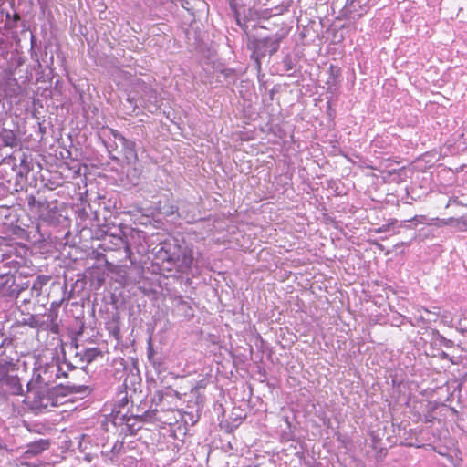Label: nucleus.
I'll return each instance as SVG.
<instances>
[{
    "label": "nucleus",
    "mask_w": 467,
    "mask_h": 467,
    "mask_svg": "<svg viewBox=\"0 0 467 467\" xmlns=\"http://www.w3.org/2000/svg\"><path fill=\"white\" fill-rule=\"evenodd\" d=\"M88 391V386L71 383L60 384L54 388L39 386L30 389L26 399L31 410L35 414H43L64 404L68 394H84Z\"/></svg>",
    "instance_id": "nucleus-1"
},
{
    "label": "nucleus",
    "mask_w": 467,
    "mask_h": 467,
    "mask_svg": "<svg viewBox=\"0 0 467 467\" xmlns=\"http://www.w3.org/2000/svg\"><path fill=\"white\" fill-rule=\"evenodd\" d=\"M157 257L161 261L172 264L182 274L189 273L193 263V251L189 247H181L176 240L160 244Z\"/></svg>",
    "instance_id": "nucleus-2"
},
{
    "label": "nucleus",
    "mask_w": 467,
    "mask_h": 467,
    "mask_svg": "<svg viewBox=\"0 0 467 467\" xmlns=\"http://www.w3.org/2000/svg\"><path fill=\"white\" fill-rule=\"evenodd\" d=\"M281 40V36L275 35L262 39H255L251 42L252 58L255 60L258 68L261 67L260 59L266 55L275 53L280 47Z\"/></svg>",
    "instance_id": "nucleus-3"
},
{
    "label": "nucleus",
    "mask_w": 467,
    "mask_h": 467,
    "mask_svg": "<svg viewBox=\"0 0 467 467\" xmlns=\"http://www.w3.org/2000/svg\"><path fill=\"white\" fill-rule=\"evenodd\" d=\"M71 368V366L67 362L59 363L57 361H52L41 368L38 378L41 383L47 386L61 377H67V371Z\"/></svg>",
    "instance_id": "nucleus-4"
},
{
    "label": "nucleus",
    "mask_w": 467,
    "mask_h": 467,
    "mask_svg": "<svg viewBox=\"0 0 467 467\" xmlns=\"http://www.w3.org/2000/svg\"><path fill=\"white\" fill-rule=\"evenodd\" d=\"M10 364L0 358V394L15 393L19 387V379L16 376L9 374Z\"/></svg>",
    "instance_id": "nucleus-5"
},
{
    "label": "nucleus",
    "mask_w": 467,
    "mask_h": 467,
    "mask_svg": "<svg viewBox=\"0 0 467 467\" xmlns=\"http://www.w3.org/2000/svg\"><path fill=\"white\" fill-rule=\"evenodd\" d=\"M143 92L140 104L150 112H154L160 108V99L156 90L146 85L141 86Z\"/></svg>",
    "instance_id": "nucleus-6"
},
{
    "label": "nucleus",
    "mask_w": 467,
    "mask_h": 467,
    "mask_svg": "<svg viewBox=\"0 0 467 467\" xmlns=\"http://www.w3.org/2000/svg\"><path fill=\"white\" fill-rule=\"evenodd\" d=\"M113 136L118 140L123 148L124 156L128 161H133L137 159V153L135 150V142L126 139L123 135L117 131H113Z\"/></svg>",
    "instance_id": "nucleus-7"
},
{
    "label": "nucleus",
    "mask_w": 467,
    "mask_h": 467,
    "mask_svg": "<svg viewBox=\"0 0 467 467\" xmlns=\"http://www.w3.org/2000/svg\"><path fill=\"white\" fill-rule=\"evenodd\" d=\"M431 221H435V225L437 226H451L459 231H465L467 229V221L464 217L433 218Z\"/></svg>",
    "instance_id": "nucleus-8"
},
{
    "label": "nucleus",
    "mask_w": 467,
    "mask_h": 467,
    "mask_svg": "<svg viewBox=\"0 0 467 467\" xmlns=\"http://www.w3.org/2000/svg\"><path fill=\"white\" fill-rule=\"evenodd\" d=\"M49 447V441L47 440H39L36 442H33L28 445V449L26 451V453L36 455L42 452L43 451L48 449Z\"/></svg>",
    "instance_id": "nucleus-9"
},
{
    "label": "nucleus",
    "mask_w": 467,
    "mask_h": 467,
    "mask_svg": "<svg viewBox=\"0 0 467 467\" xmlns=\"http://www.w3.org/2000/svg\"><path fill=\"white\" fill-rule=\"evenodd\" d=\"M100 355L101 351L98 348H87L81 354V360L87 364H89Z\"/></svg>",
    "instance_id": "nucleus-10"
},
{
    "label": "nucleus",
    "mask_w": 467,
    "mask_h": 467,
    "mask_svg": "<svg viewBox=\"0 0 467 467\" xmlns=\"http://www.w3.org/2000/svg\"><path fill=\"white\" fill-rule=\"evenodd\" d=\"M1 167L3 169H5V167L10 169L16 174V176L21 174V172L17 169V164L15 157L10 156L8 158L4 159L1 163Z\"/></svg>",
    "instance_id": "nucleus-11"
},
{
    "label": "nucleus",
    "mask_w": 467,
    "mask_h": 467,
    "mask_svg": "<svg viewBox=\"0 0 467 467\" xmlns=\"http://www.w3.org/2000/svg\"><path fill=\"white\" fill-rule=\"evenodd\" d=\"M123 107L127 113L130 114L131 112H134L138 108V102L135 97L129 95L126 99V103L123 104Z\"/></svg>",
    "instance_id": "nucleus-12"
},
{
    "label": "nucleus",
    "mask_w": 467,
    "mask_h": 467,
    "mask_svg": "<svg viewBox=\"0 0 467 467\" xmlns=\"http://www.w3.org/2000/svg\"><path fill=\"white\" fill-rule=\"evenodd\" d=\"M282 63H283V66H284V69L285 71H290V70H292L295 67L294 60H293V58L291 57L290 55L285 56L283 60H282Z\"/></svg>",
    "instance_id": "nucleus-13"
},
{
    "label": "nucleus",
    "mask_w": 467,
    "mask_h": 467,
    "mask_svg": "<svg viewBox=\"0 0 467 467\" xmlns=\"http://www.w3.org/2000/svg\"><path fill=\"white\" fill-rule=\"evenodd\" d=\"M437 316H440L441 318V321L444 323V324H447V325H452L453 324V317L451 316V314L448 311H443V313H441L440 311L435 313Z\"/></svg>",
    "instance_id": "nucleus-14"
},
{
    "label": "nucleus",
    "mask_w": 467,
    "mask_h": 467,
    "mask_svg": "<svg viewBox=\"0 0 467 467\" xmlns=\"http://www.w3.org/2000/svg\"><path fill=\"white\" fill-rule=\"evenodd\" d=\"M115 240V243L114 244L116 246H121V245H124L125 246V251L129 254L130 252V249L129 247V245L125 243L124 239L121 237V236H112Z\"/></svg>",
    "instance_id": "nucleus-15"
},
{
    "label": "nucleus",
    "mask_w": 467,
    "mask_h": 467,
    "mask_svg": "<svg viewBox=\"0 0 467 467\" xmlns=\"http://www.w3.org/2000/svg\"><path fill=\"white\" fill-rule=\"evenodd\" d=\"M427 217L425 215H415L412 219L409 220V222H417L419 223H425Z\"/></svg>",
    "instance_id": "nucleus-16"
},
{
    "label": "nucleus",
    "mask_w": 467,
    "mask_h": 467,
    "mask_svg": "<svg viewBox=\"0 0 467 467\" xmlns=\"http://www.w3.org/2000/svg\"><path fill=\"white\" fill-rule=\"evenodd\" d=\"M389 228V225H384V226L379 228L377 232L383 233V232L387 231Z\"/></svg>",
    "instance_id": "nucleus-17"
},
{
    "label": "nucleus",
    "mask_w": 467,
    "mask_h": 467,
    "mask_svg": "<svg viewBox=\"0 0 467 467\" xmlns=\"http://www.w3.org/2000/svg\"><path fill=\"white\" fill-rule=\"evenodd\" d=\"M425 421H426V422H431V421H432V417H431V416H427V415H426V416H425Z\"/></svg>",
    "instance_id": "nucleus-18"
},
{
    "label": "nucleus",
    "mask_w": 467,
    "mask_h": 467,
    "mask_svg": "<svg viewBox=\"0 0 467 467\" xmlns=\"http://www.w3.org/2000/svg\"><path fill=\"white\" fill-rule=\"evenodd\" d=\"M35 202V198L32 196V197H30V198H29V200H28V204H31V203H32V202Z\"/></svg>",
    "instance_id": "nucleus-19"
},
{
    "label": "nucleus",
    "mask_w": 467,
    "mask_h": 467,
    "mask_svg": "<svg viewBox=\"0 0 467 467\" xmlns=\"http://www.w3.org/2000/svg\"><path fill=\"white\" fill-rule=\"evenodd\" d=\"M5 449V446L2 443H0V451H4Z\"/></svg>",
    "instance_id": "nucleus-20"
},
{
    "label": "nucleus",
    "mask_w": 467,
    "mask_h": 467,
    "mask_svg": "<svg viewBox=\"0 0 467 467\" xmlns=\"http://www.w3.org/2000/svg\"><path fill=\"white\" fill-rule=\"evenodd\" d=\"M462 330L467 332V327L466 326L462 327Z\"/></svg>",
    "instance_id": "nucleus-21"
},
{
    "label": "nucleus",
    "mask_w": 467,
    "mask_h": 467,
    "mask_svg": "<svg viewBox=\"0 0 467 467\" xmlns=\"http://www.w3.org/2000/svg\"><path fill=\"white\" fill-rule=\"evenodd\" d=\"M450 345H451V341H448V342L445 344V346H446V347H449Z\"/></svg>",
    "instance_id": "nucleus-22"
},
{
    "label": "nucleus",
    "mask_w": 467,
    "mask_h": 467,
    "mask_svg": "<svg viewBox=\"0 0 467 467\" xmlns=\"http://www.w3.org/2000/svg\"><path fill=\"white\" fill-rule=\"evenodd\" d=\"M2 186V184L0 183V187Z\"/></svg>",
    "instance_id": "nucleus-23"
}]
</instances>
